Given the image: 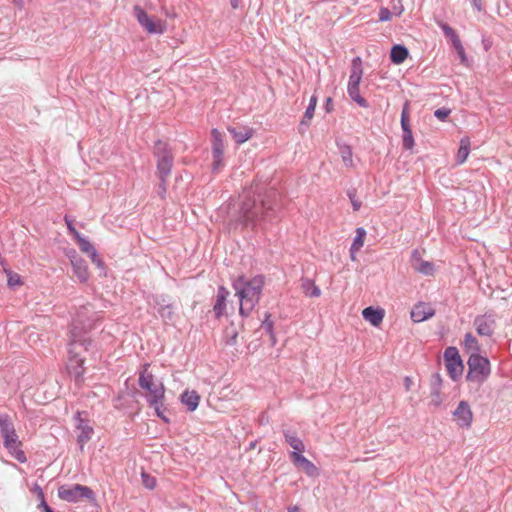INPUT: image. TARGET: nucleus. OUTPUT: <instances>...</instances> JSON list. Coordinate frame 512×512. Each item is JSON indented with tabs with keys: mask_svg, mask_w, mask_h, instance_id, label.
I'll return each mask as SVG.
<instances>
[{
	"mask_svg": "<svg viewBox=\"0 0 512 512\" xmlns=\"http://www.w3.org/2000/svg\"><path fill=\"white\" fill-rule=\"evenodd\" d=\"M464 349L471 354H479L480 345L475 336L471 333H466L463 341Z\"/></svg>",
	"mask_w": 512,
	"mask_h": 512,
	"instance_id": "26",
	"label": "nucleus"
},
{
	"mask_svg": "<svg viewBox=\"0 0 512 512\" xmlns=\"http://www.w3.org/2000/svg\"><path fill=\"white\" fill-rule=\"evenodd\" d=\"M408 109H409V103L406 102L404 104V107H403V110H402V113H401V128H409L410 125H409V112H408Z\"/></svg>",
	"mask_w": 512,
	"mask_h": 512,
	"instance_id": "36",
	"label": "nucleus"
},
{
	"mask_svg": "<svg viewBox=\"0 0 512 512\" xmlns=\"http://www.w3.org/2000/svg\"><path fill=\"white\" fill-rule=\"evenodd\" d=\"M362 316L371 325L378 327L383 321L384 310L367 307L362 311Z\"/></svg>",
	"mask_w": 512,
	"mask_h": 512,
	"instance_id": "21",
	"label": "nucleus"
},
{
	"mask_svg": "<svg viewBox=\"0 0 512 512\" xmlns=\"http://www.w3.org/2000/svg\"><path fill=\"white\" fill-rule=\"evenodd\" d=\"M139 386L146 391V399L149 404L162 403L165 398L163 383L148 372L146 365L139 375Z\"/></svg>",
	"mask_w": 512,
	"mask_h": 512,
	"instance_id": "5",
	"label": "nucleus"
},
{
	"mask_svg": "<svg viewBox=\"0 0 512 512\" xmlns=\"http://www.w3.org/2000/svg\"><path fill=\"white\" fill-rule=\"evenodd\" d=\"M341 157L345 166H352V152L349 147H344L341 150Z\"/></svg>",
	"mask_w": 512,
	"mask_h": 512,
	"instance_id": "37",
	"label": "nucleus"
},
{
	"mask_svg": "<svg viewBox=\"0 0 512 512\" xmlns=\"http://www.w3.org/2000/svg\"><path fill=\"white\" fill-rule=\"evenodd\" d=\"M155 306L161 318L165 321L172 320L174 315V309L169 301L164 296H157L154 298Z\"/></svg>",
	"mask_w": 512,
	"mask_h": 512,
	"instance_id": "19",
	"label": "nucleus"
},
{
	"mask_svg": "<svg viewBox=\"0 0 512 512\" xmlns=\"http://www.w3.org/2000/svg\"><path fill=\"white\" fill-rule=\"evenodd\" d=\"M240 0H230L233 8H238Z\"/></svg>",
	"mask_w": 512,
	"mask_h": 512,
	"instance_id": "51",
	"label": "nucleus"
},
{
	"mask_svg": "<svg viewBox=\"0 0 512 512\" xmlns=\"http://www.w3.org/2000/svg\"><path fill=\"white\" fill-rule=\"evenodd\" d=\"M302 288L304 293L310 297H319L321 294L319 287L316 286L315 283L309 279L303 280Z\"/></svg>",
	"mask_w": 512,
	"mask_h": 512,
	"instance_id": "30",
	"label": "nucleus"
},
{
	"mask_svg": "<svg viewBox=\"0 0 512 512\" xmlns=\"http://www.w3.org/2000/svg\"><path fill=\"white\" fill-rule=\"evenodd\" d=\"M155 155L158 158L157 171L162 183L166 182L167 177L171 172L173 165V156L167 144L163 141H158L155 144Z\"/></svg>",
	"mask_w": 512,
	"mask_h": 512,
	"instance_id": "8",
	"label": "nucleus"
},
{
	"mask_svg": "<svg viewBox=\"0 0 512 512\" xmlns=\"http://www.w3.org/2000/svg\"><path fill=\"white\" fill-rule=\"evenodd\" d=\"M76 429H77V441L81 449L84 445L92 438L94 433L92 426L89 422L81 417V413L76 415Z\"/></svg>",
	"mask_w": 512,
	"mask_h": 512,
	"instance_id": "13",
	"label": "nucleus"
},
{
	"mask_svg": "<svg viewBox=\"0 0 512 512\" xmlns=\"http://www.w3.org/2000/svg\"><path fill=\"white\" fill-rule=\"evenodd\" d=\"M159 189H160V192H165L166 191V188H165V182L164 183H160V186H159Z\"/></svg>",
	"mask_w": 512,
	"mask_h": 512,
	"instance_id": "52",
	"label": "nucleus"
},
{
	"mask_svg": "<svg viewBox=\"0 0 512 512\" xmlns=\"http://www.w3.org/2000/svg\"><path fill=\"white\" fill-rule=\"evenodd\" d=\"M391 12L387 8H381L379 12L380 21H389L391 19Z\"/></svg>",
	"mask_w": 512,
	"mask_h": 512,
	"instance_id": "43",
	"label": "nucleus"
},
{
	"mask_svg": "<svg viewBox=\"0 0 512 512\" xmlns=\"http://www.w3.org/2000/svg\"><path fill=\"white\" fill-rule=\"evenodd\" d=\"M212 136V153H224V142L222 134L217 130L213 129L211 132Z\"/></svg>",
	"mask_w": 512,
	"mask_h": 512,
	"instance_id": "29",
	"label": "nucleus"
},
{
	"mask_svg": "<svg viewBox=\"0 0 512 512\" xmlns=\"http://www.w3.org/2000/svg\"><path fill=\"white\" fill-rule=\"evenodd\" d=\"M0 434L3 438V445L10 456L20 463H25L27 458L22 450V442L19 440L14 424L8 416H0Z\"/></svg>",
	"mask_w": 512,
	"mask_h": 512,
	"instance_id": "4",
	"label": "nucleus"
},
{
	"mask_svg": "<svg viewBox=\"0 0 512 512\" xmlns=\"http://www.w3.org/2000/svg\"><path fill=\"white\" fill-rule=\"evenodd\" d=\"M467 364L469 367L467 379L469 381L482 384L488 379L491 373V366L486 357H483L480 354H471Z\"/></svg>",
	"mask_w": 512,
	"mask_h": 512,
	"instance_id": "7",
	"label": "nucleus"
},
{
	"mask_svg": "<svg viewBox=\"0 0 512 512\" xmlns=\"http://www.w3.org/2000/svg\"><path fill=\"white\" fill-rule=\"evenodd\" d=\"M142 482L143 485L148 489H153L156 486V479L153 476L146 473H142Z\"/></svg>",
	"mask_w": 512,
	"mask_h": 512,
	"instance_id": "39",
	"label": "nucleus"
},
{
	"mask_svg": "<svg viewBox=\"0 0 512 512\" xmlns=\"http://www.w3.org/2000/svg\"><path fill=\"white\" fill-rule=\"evenodd\" d=\"M473 325L478 335L490 337L496 328V317L492 313L478 315L475 317Z\"/></svg>",
	"mask_w": 512,
	"mask_h": 512,
	"instance_id": "12",
	"label": "nucleus"
},
{
	"mask_svg": "<svg viewBox=\"0 0 512 512\" xmlns=\"http://www.w3.org/2000/svg\"><path fill=\"white\" fill-rule=\"evenodd\" d=\"M470 139L468 137H463L460 140L459 149L456 155V162L457 164H463L470 153Z\"/></svg>",
	"mask_w": 512,
	"mask_h": 512,
	"instance_id": "24",
	"label": "nucleus"
},
{
	"mask_svg": "<svg viewBox=\"0 0 512 512\" xmlns=\"http://www.w3.org/2000/svg\"><path fill=\"white\" fill-rule=\"evenodd\" d=\"M263 328L271 334L272 344H275V337L272 332V322L268 320V317L263 321Z\"/></svg>",
	"mask_w": 512,
	"mask_h": 512,
	"instance_id": "44",
	"label": "nucleus"
},
{
	"mask_svg": "<svg viewBox=\"0 0 512 512\" xmlns=\"http://www.w3.org/2000/svg\"><path fill=\"white\" fill-rule=\"evenodd\" d=\"M58 496L60 499L67 502H80L85 499L93 500L94 493L87 487L80 484L75 485H63L58 489Z\"/></svg>",
	"mask_w": 512,
	"mask_h": 512,
	"instance_id": "9",
	"label": "nucleus"
},
{
	"mask_svg": "<svg viewBox=\"0 0 512 512\" xmlns=\"http://www.w3.org/2000/svg\"><path fill=\"white\" fill-rule=\"evenodd\" d=\"M453 46L456 49L461 62L464 63L466 61V54H465L464 48L461 44V41H456V43Z\"/></svg>",
	"mask_w": 512,
	"mask_h": 512,
	"instance_id": "42",
	"label": "nucleus"
},
{
	"mask_svg": "<svg viewBox=\"0 0 512 512\" xmlns=\"http://www.w3.org/2000/svg\"><path fill=\"white\" fill-rule=\"evenodd\" d=\"M200 401V396L196 391H184L181 395V402L187 407L189 411L197 409Z\"/></svg>",
	"mask_w": 512,
	"mask_h": 512,
	"instance_id": "23",
	"label": "nucleus"
},
{
	"mask_svg": "<svg viewBox=\"0 0 512 512\" xmlns=\"http://www.w3.org/2000/svg\"><path fill=\"white\" fill-rule=\"evenodd\" d=\"M93 316L94 312L88 307L81 308L74 317L70 330L67 370L77 383L82 382L84 373L82 365L86 359V354L90 351L89 347L92 346V341L87 335V329L93 326Z\"/></svg>",
	"mask_w": 512,
	"mask_h": 512,
	"instance_id": "1",
	"label": "nucleus"
},
{
	"mask_svg": "<svg viewBox=\"0 0 512 512\" xmlns=\"http://www.w3.org/2000/svg\"><path fill=\"white\" fill-rule=\"evenodd\" d=\"M363 76L362 60L355 57L351 62V70L347 85V93L360 107H367V101L360 95L359 85Z\"/></svg>",
	"mask_w": 512,
	"mask_h": 512,
	"instance_id": "6",
	"label": "nucleus"
},
{
	"mask_svg": "<svg viewBox=\"0 0 512 512\" xmlns=\"http://www.w3.org/2000/svg\"><path fill=\"white\" fill-rule=\"evenodd\" d=\"M403 147L410 150L414 146V138L411 128H403Z\"/></svg>",
	"mask_w": 512,
	"mask_h": 512,
	"instance_id": "34",
	"label": "nucleus"
},
{
	"mask_svg": "<svg viewBox=\"0 0 512 512\" xmlns=\"http://www.w3.org/2000/svg\"><path fill=\"white\" fill-rule=\"evenodd\" d=\"M290 457L292 462L301 468L308 476L315 477L319 474L317 467L300 453L291 452Z\"/></svg>",
	"mask_w": 512,
	"mask_h": 512,
	"instance_id": "17",
	"label": "nucleus"
},
{
	"mask_svg": "<svg viewBox=\"0 0 512 512\" xmlns=\"http://www.w3.org/2000/svg\"><path fill=\"white\" fill-rule=\"evenodd\" d=\"M262 188L250 187L249 190L244 192L241 202V214L243 222L248 225L255 226L261 219L269 217V212L272 206L268 199L261 198Z\"/></svg>",
	"mask_w": 512,
	"mask_h": 512,
	"instance_id": "3",
	"label": "nucleus"
},
{
	"mask_svg": "<svg viewBox=\"0 0 512 512\" xmlns=\"http://www.w3.org/2000/svg\"><path fill=\"white\" fill-rule=\"evenodd\" d=\"M288 512H300L298 507H292Z\"/></svg>",
	"mask_w": 512,
	"mask_h": 512,
	"instance_id": "55",
	"label": "nucleus"
},
{
	"mask_svg": "<svg viewBox=\"0 0 512 512\" xmlns=\"http://www.w3.org/2000/svg\"><path fill=\"white\" fill-rule=\"evenodd\" d=\"M38 509L41 510V512H54L46 503V501H42V503L38 504Z\"/></svg>",
	"mask_w": 512,
	"mask_h": 512,
	"instance_id": "46",
	"label": "nucleus"
},
{
	"mask_svg": "<svg viewBox=\"0 0 512 512\" xmlns=\"http://www.w3.org/2000/svg\"><path fill=\"white\" fill-rule=\"evenodd\" d=\"M74 237L75 239L77 240V243L81 249L82 252L88 254V256L91 258V261L98 267L100 268L101 270L104 269V263L103 261L99 258L98 254H97V251L95 250V248L93 247L92 244H90V242L85 239L84 237H82L80 235V233L78 231H74Z\"/></svg>",
	"mask_w": 512,
	"mask_h": 512,
	"instance_id": "14",
	"label": "nucleus"
},
{
	"mask_svg": "<svg viewBox=\"0 0 512 512\" xmlns=\"http://www.w3.org/2000/svg\"><path fill=\"white\" fill-rule=\"evenodd\" d=\"M150 405L152 407H154L155 412H156L158 417H161V418L165 419L164 416H163L162 410H161V408L163 406V402L162 403H157V404H150Z\"/></svg>",
	"mask_w": 512,
	"mask_h": 512,
	"instance_id": "45",
	"label": "nucleus"
},
{
	"mask_svg": "<svg viewBox=\"0 0 512 512\" xmlns=\"http://www.w3.org/2000/svg\"><path fill=\"white\" fill-rule=\"evenodd\" d=\"M13 1H14V3H15L17 6L22 7V5H23V0H13Z\"/></svg>",
	"mask_w": 512,
	"mask_h": 512,
	"instance_id": "54",
	"label": "nucleus"
},
{
	"mask_svg": "<svg viewBox=\"0 0 512 512\" xmlns=\"http://www.w3.org/2000/svg\"><path fill=\"white\" fill-rule=\"evenodd\" d=\"M357 252L358 251H353V250L350 249V258H351L352 261L356 260V253Z\"/></svg>",
	"mask_w": 512,
	"mask_h": 512,
	"instance_id": "50",
	"label": "nucleus"
},
{
	"mask_svg": "<svg viewBox=\"0 0 512 512\" xmlns=\"http://www.w3.org/2000/svg\"><path fill=\"white\" fill-rule=\"evenodd\" d=\"M434 309L426 303H419L411 311V318L414 322H423L434 315Z\"/></svg>",
	"mask_w": 512,
	"mask_h": 512,
	"instance_id": "18",
	"label": "nucleus"
},
{
	"mask_svg": "<svg viewBox=\"0 0 512 512\" xmlns=\"http://www.w3.org/2000/svg\"><path fill=\"white\" fill-rule=\"evenodd\" d=\"M67 225H68L69 231L74 235V231H76V229L74 227H72V225L69 222H67Z\"/></svg>",
	"mask_w": 512,
	"mask_h": 512,
	"instance_id": "53",
	"label": "nucleus"
},
{
	"mask_svg": "<svg viewBox=\"0 0 512 512\" xmlns=\"http://www.w3.org/2000/svg\"><path fill=\"white\" fill-rule=\"evenodd\" d=\"M316 105H317V97L316 96H312L310 98L309 105L306 108L304 117H303V119L301 121V125H308L309 124V121L314 116Z\"/></svg>",
	"mask_w": 512,
	"mask_h": 512,
	"instance_id": "32",
	"label": "nucleus"
},
{
	"mask_svg": "<svg viewBox=\"0 0 512 512\" xmlns=\"http://www.w3.org/2000/svg\"><path fill=\"white\" fill-rule=\"evenodd\" d=\"M365 237H366V230L362 227L357 228L356 236L351 245V250L359 251L364 245Z\"/></svg>",
	"mask_w": 512,
	"mask_h": 512,
	"instance_id": "31",
	"label": "nucleus"
},
{
	"mask_svg": "<svg viewBox=\"0 0 512 512\" xmlns=\"http://www.w3.org/2000/svg\"><path fill=\"white\" fill-rule=\"evenodd\" d=\"M444 361L450 377L455 381L460 378L464 371V365L457 348L448 347L444 352Z\"/></svg>",
	"mask_w": 512,
	"mask_h": 512,
	"instance_id": "11",
	"label": "nucleus"
},
{
	"mask_svg": "<svg viewBox=\"0 0 512 512\" xmlns=\"http://www.w3.org/2000/svg\"><path fill=\"white\" fill-rule=\"evenodd\" d=\"M349 196H350L351 203H352V205H353L354 210H355V211L359 210V209H360V206H361V203H360L359 201L355 200V199L352 197V195H351V194H349Z\"/></svg>",
	"mask_w": 512,
	"mask_h": 512,
	"instance_id": "47",
	"label": "nucleus"
},
{
	"mask_svg": "<svg viewBox=\"0 0 512 512\" xmlns=\"http://www.w3.org/2000/svg\"><path fill=\"white\" fill-rule=\"evenodd\" d=\"M439 26L442 29L444 35L451 40L453 45L456 43V41H460L455 30L453 28H451L449 25H447L443 22H439Z\"/></svg>",
	"mask_w": 512,
	"mask_h": 512,
	"instance_id": "33",
	"label": "nucleus"
},
{
	"mask_svg": "<svg viewBox=\"0 0 512 512\" xmlns=\"http://www.w3.org/2000/svg\"><path fill=\"white\" fill-rule=\"evenodd\" d=\"M411 266L415 271L425 276H432L435 273L434 264L432 262L423 260L418 250H414L412 253Z\"/></svg>",
	"mask_w": 512,
	"mask_h": 512,
	"instance_id": "15",
	"label": "nucleus"
},
{
	"mask_svg": "<svg viewBox=\"0 0 512 512\" xmlns=\"http://www.w3.org/2000/svg\"><path fill=\"white\" fill-rule=\"evenodd\" d=\"M408 56V50L401 45H395L391 50V60L395 64H401Z\"/></svg>",
	"mask_w": 512,
	"mask_h": 512,
	"instance_id": "28",
	"label": "nucleus"
},
{
	"mask_svg": "<svg viewBox=\"0 0 512 512\" xmlns=\"http://www.w3.org/2000/svg\"><path fill=\"white\" fill-rule=\"evenodd\" d=\"M435 404H436V405H438V404H439L438 399H435Z\"/></svg>",
	"mask_w": 512,
	"mask_h": 512,
	"instance_id": "56",
	"label": "nucleus"
},
{
	"mask_svg": "<svg viewBox=\"0 0 512 512\" xmlns=\"http://www.w3.org/2000/svg\"><path fill=\"white\" fill-rule=\"evenodd\" d=\"M213 162H212V170L213 172H218L223 167V154L222 153H212Z\"/></svg>",
	"mask_w": 512,
	"mask_h": 512,
	"instance_id": "35",
	"label": "nucleus"
},
{
	"mask_svg": "<svg viewBox=\"0 0 512 512\" xmlns=\"http://www.w3.org/2000/svg\"><path fill=\"white\" fill-rule=\"evenodd\" d=\"M228 131L233 136L234 140L238 144H242L248 139H250L253 135V130L248 127H229Z\"/></svg>",
	"mask_w": 512,
	"mask_h": 512,
	"instance_id": "22",
	"label": "nucleus"
},
{
	"mask_svg": "<svg viewBox=\"0 0 512 512\" xmlns=\"http://www.w3.org/2000/svg\"><path fill=\"white\" fill-rule=\"evenodd\" d=\"M264 287V276L256 275L252 278L240 276L233 282L235 296L239 299V312L248 316L260 300Z\"/></svg>",
	"mask_w": 512,
	"mask_h": 512,
	"instance_id": "2",
	"label": "nucleus"
},
{
	"mask_svg": "<svg viewBox=\"0 0 512 512\" xmlns=\"http://www.w3.org/2000/svg\"><path fill=\"white\" fill-rule=\"evenodd\" d=\"M286 442L292 447L293 451L296 453H301L304 451L305 446L300 438H298L295 434L286 431L284 433Z\"/></svg>",
	"mask_w": 512,
	"mask_h": 512,
	"instance_id": "27",
	"label": "nucleus"
},
{
	"mask_svg": "<svg viewBox=\"0 0 512 512\" xmlns=\"http://www.w3.org/2000/svg\"><path fill=\"white\" fill-rule=\"evenodd\" d=\"M473 6L478 10H482V0H473Z\"/></svg>",
	"mask_w": 512,
	"mask_h": 512,
	"instance_id": "48",
	"label": "nucleus"
},
{
	"mask_svg": "<svg viewBox=\"0 0 512 512\" xmlns=\"http://www.w3.org/2000/svg\"><path fill=\"white\" fill-rule=\"evenodd\" d=\"M134 16L142 28L149 34H162L166 24L159 18L149 16L140 6L134 7Z\"/></svg>",
	"mask_w": 512,
	"mask_h": 512,
	"instance_id": "10",
	"label": "nucleus"
},
{
	"mask_svg": "<svg viewBox=\"0 0 512 512\" xmlns=\"http://www.w3.org/2000/svg\"><path fill=\"white\" fill-rule=\"evenodd\" d=\"M71 264L74 274L81 281L85 282L89 278L88 268L83 259L78 257L75 253L71 256Z\"/></svg>",
	"mask_w": 512,
	"mask_h": 512,
	"instance_id": "20",
	"label": "nucleus"
},
{
	"mask_svg": "<svg viewBox=\"0 0 512 512\" xmlns=\"http://www.w3.org/2000/svg\"><path fill=\"white\" fill-rule=\"evenodd\" d=\"M228 295H229V291L226 288L220 287L218 289L217 299H216V303L214 305V312L217 317H220L223 314L226 298Z\"/></svg>",
	"mask_w": 512,
	"mask_h": 512,
	"instance_id": "25",
	"label": "nucleus"
},
{
	"mask_svg": "<svg viewBox=\"0 0 512 512\" xmlns=\"http://www.w3.org/2000/svg\"><path fill=\"white\" fill-rule=\"evenodd\" d=\"M451 113V110L448 109V108H439L437 110H435L434 112V115L437 119L441 120V121H445L446 118L450 115Z\"/></svg>",
	"mask_w": 512,
	"mask_h": 512,
	"instance_id": "41",
	"label": "nucleus"
},
{
	"mask_svg": "<svg viewBox=\"0 0 512 512\" xmlns=\"http://www.w3.org/2000/svg\"><path fill=\"white\" fill-rule=\"evenodd\" d=\"M404 382H405V388H406L407 390H408V389H410L411 384H412V380H411L409 377H406V378H405V380H404Z\"/></svg>",
	"mask_w": 512,
	"mask_h": 512,
	"instance_id": "49",
	"label": "nucleus"
},
{
	"mask_svg": "<svg viewBox=\"0 0 512 512\" xmlns=\"http://www.w3.org/2000/svg\"><path fill=\"white\" fill-rule=\"evenodd\" d=\"M8 275V285L10 287H16L21 284V278L18 274L6 271Z\"/></svg>",
	"mask_w": 512,
	"mask_h": 512,
	"instance_id": "40",
	"label": "nucleus"
},
{
	"mask_svg": "<svg viewBox=\"0 0 512 512\" xmlns=\"http://www.w3.org/2000/svg\"><path fill=\"white\" fill-rule=\"evenodd\" d=\"M30 492L35 495L36 499L39 501V503H42V501H45L44 493L42 488L38 484H33L30 488Z\"/></svg>",
	"mask_w": 512,
	"mask_h": 512,
	"instance_id": "38",
	"label": "nucleus"
},
{
	"mask_svg": "<svg viewBox=\"0 0 512 512\" xmlns=\"http://www.w3.org/2000/svg\"><path fill=\"white\" fill-rule=\"evenodd\" d=\"M456 423L464 428L471 425L473 414L469 404L466 401H461L453 413Z\"/></svg>",
	"mask_w": 512,
	"mask_h": 512,
	"instance_id": "16",
	"label": "nucleus"
}]
</instances>
